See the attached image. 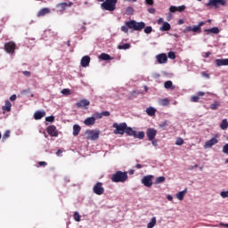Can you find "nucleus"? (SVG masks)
Segmentation results:
<instances>
[{"mask_svg":"<svg viewBox=\"0 0 228 228\" xmlns=\"http://www.w3.org/2000/svg\"><path fill=\"white\" fill-rule=\"evenodd\" d=\"M117 3H118V0H105L101 4V8L107 12H115L117 10Z\"/></svg>","mask_w":228,"mask_h":228,"instance_id":"obj_1","label":"nucleus"},{"mask_svg":"<svg viewBox=\"0 0 228 228\" xmlns=\"http://www.w3.org/2000/svg\"><path fill=\"white\" fill-rule=\"evenodd\" d=\"M126 25L129 28V29H133L134 31H142V29L145 28V22H137L134 20L126 21Z\"/></svg>","mask_w":228,"mask_h":228,"instance_id":"obj_2","label":"nucleus"},{"mask_svg":"<svg viewBox=\"0 0 228 228\" xmlns=\"http://www.w3.org/2000/svg\"><path fill=\"white\" fill-rule=\"evenodd\" d=\"M127 172L117 171L112 175V183H126L127 181Z\"/></svg>","mask_w":228,"mask_h":228,"instance_id":"obj_3","label":"nucleus"},{"mask_svg":"<svg viewBox=\"0 0 228 228\" xmlns=\"http://www.w3.org/2000/svg\"><path fill=\"white\" fill-rule=\"evenodd\" d=\"M127 123H113L112 127H114V134H124L126 133V127Z\"/></svg>","mask_w":228,"mask_h":228,"instance_id":"obj_4","label":"nucleus"},{"mask_svg":"<svg viewBox=\"0 0 228 228\" xmlns=\"http://www.w3.org/2000/svg\"><path fill=\"white\" fill-rule=\"evenodd\" d=\"M99 134H101L100 130L86 131L87 140H91L92 142H95V140H99Z\"/></svg>","mask_w":228,"mask_h":228,"instance_id":"obj_5","label":"nucleus"},{"mask_svg":"<svg viewBox=\"0 0 228 228\" xmlns=\"http://www.w3.org/2000/svg\"><path fill=\"white\" fill-rule=\"evenodd\" d=\"M226 6L227 1L225 0H210L206 4V6H214L215 8H218V6Z\"/></svg>","mask_w":228,"mask_h":228,"instance_id":"obj_6","label":"nucleus"},{"mask_svg":"<svg viewBox=\"0 0 228 228\" xmlns=\"http://www.w3.org/2000/svg\"><path fill=\"white\" fill-rule=\"evenodd\" d=\"M15 49H17V45L13 41L4 44V51H6L8 54H13Z\"/></svg>","mask_w":228,"mask_h":228,"instance_id":"obj_7","label":"nucleus"},{"mask_svg":"<svg viewBox=\"0 0 228 228\" xmlns=\"http://www.w3.org/2000/svg\"><path fill=\"white\" fill-rule=\"evenodd\" d=\"M152 179H154V175H145L142 178L141 183L146 188H151V186H152Z\"/></svg>","mask_w":228,"mask_h":228,"instance_id":"obj_8","label":"nucleus"},{"mask_svg":"<svg viewBox=\"0 0 228 228\" xmlns=\"http://www.w3.org/2000/svg\"><path fill=\"white\" fill-rule=\"evenodd\" d=\"M93 191L95 195H102L104 193V187H102V183L98 182L94 187Z\"/></svg>","mask_w":228,"mask_h":228,"instance_id":"obj_9","label":"nucleus"},{"mask_svg":"<svg viewBox=\"0 0 228 228\" xmlns=\"http://www.w3.org/2000/svg\"><path fill=\"white\" fill-rule=\"evenodd\" d=\"M72 2L69 3H61V4H56V8L58 10V12H60L61 13H63V12H65V10H67V8H70V6H72Z\"/></svg>","mask_w":228,"mask_h":228,"instance_id":"obj_10","label":"nucleus"},{"mask_svg":"<svg viewBox=\"0 0 228 228\" xmlns=\"http://www.w3.org/2000/svg\"><path fill=\"white\" fill-rule=\"evenodd\" d=\"M158 134V130L155 128H148L146 131V136L148 137V140L150 142H152L154 138H156V135Z\"/></svg>","mask_w":228,"mask_h":228,"instance_id":"obj_11","label":"nucleus"},{"mask_svg":"<svg viewBox=\"0 0 228 228\" xmlns=\"http://www.w3.org/2000/svg\"><path fill=\"white\" fill-rule=\"evenodd\" d=\"M156 60L159 64L162 65L163 63H167L168 61V57L167 53H159L156 56Z\"/></svg>","mask_w":228,"mask_h":228,"instance_id":"obj_12","label":"nucleus"},{"mask_svg":"<svg viewBox=\"0 0 228 228\" xmlns=\"http://www.w3.org/2000/svg\"><path fill=\"white\" fill-rule=\"evenodd\" d=\"M216 143H218V139L216 137H213L205 142L204 149H211V147L216 145Z\"/></svg>","mask_w":228,"mask_h":228,"instance_id":"obj_13","label":"nucleus"},{"mask_svg":"<svg viewBox=\"0 0 228 228\" xmlns=\"http://www.w3.org/2000/svg\"><path fill=\"white\" fill-rule=\"evenodd\" d=\"M184 10H186V6L185 5H181V6H175V5H171L169 7V12L171 13H175V12H184Z\"/></svg>","mask_w":228,"mask_h":228,"instance_id":"obj_14","label":"nucleus"},{"mask_svg":"<svg viewBox=\"0 0 228 228\" xmlns=\"http://www.w3.org/2000/svg\"><path fill=\"white\" fill-rule=\"evenodd\" d=\"M47 133L50 136H53V137L58 136V130L54 126H49L47 128Z\"/></svg>","mask_w":228,"mask_h":228,"instance_id":"obj_15","label":"nucleus"},{"mask_svg":"<svg viewBox=\"0 0 228 228\" xmlns=\"http://www.w3.org/2000/svg\"><path fill=\"white\" fill-rule=\"evenodd\" d=\"M77 108H86V106H90V101L86 99H82L76 103Z\"/></svg>","mask_w":228,"mask_h":228,"instance_id":"obj_16","label":"nucleus"},{"mask_svg":"<svg viewBox=\"0 0 228 228\" xmlns=\"http://www.w3.org/2000/svg\"><path fill=\"white\" fill-rule=\"evenodd\" d=\"M216 67H228V59H216Z\"/></svg>","mask_w":228,"mask_h":228,"instance_id":"obj_17","label":"nucleus"},{"mask_svg":"<svg viewBox=\"0 0 228 228\" xmlns=\"http://www.w3.org/2000/svg\"><path fill=\"white\" fill-rule=\"evenodd\" d=\"M125 133L128 135V136H136V130H134L131 126H126L125 128Z\"/></svg>","mask_w":228,"mask_h":228,"instance_id":"obj_18","label":"nucleus"},{"mask_svg":"<svg viewBox=\"0 0 228 228\" xmlns=\"http://www.w3.org/2000/svg\"><path fill=\"white\" fill-rule=\"evenodd\" d=\"M45 117V111L37 110L34 113V118L35 120H40V118H44Z\"/></svg>","mask_w":228,"mask_h":228,"instance_id":"obj_19","label":"nucleus"},{"mask_svg":"<svg viewBox=\"0 0 228 228\" xmlns=\"http://www.w3.org/2000/svg\"><path fill=\"white\" fill-rule=\"evenodd\" d=\"M81 67H88L90 65V56L86 55L81 59Z\"/></svg>","mask_w":228,"mask_h":228,"instance_id":"obj_20","label":"nucleus"},{"mask_svg":"<svg viewBox=\"0 0 228 228\" xmlns=\"http://www.w3.org/2000/svg\"><path fill=\"white\" fill-rule=\"evenodd\" d=\"M48 13H51V9L45 7L42 8L38 12H37V17H44L45 15H47Z\"/></svg>","mask_w":228,"mask_h":228,"instance_id":"obj_21","label":"nucleus"},{"mask_svg":"<svg viewBox=\"0 0 228 228\" xmlns=\"http://www.w3.org/2000/svg\"><path fill=\"white\" fill-rule=\"evenodd\" d=\"M186 193H188V189H184L183 191H179L176 193L175 197L178 200H183Z\"/></svg>","mask_w":228,"mask_h":228,"instance_id":"obj_22","label":"nucleus"},{"mask_svg":"<svg viewBox=\"0 0 228 228\" xmlns=\"http://www.w3.org/2000/svg\"><path fill=\"white\" fill-rule=\"evenodd\" d=\"M3 111H12V102L6 100L4 105L2 107Z\"/></svg>","mask_w":228,"mask_h":228,"instance_id":"obj_23","label":"nucleus"},{"mask_svg":"<svg viewBox=\"0 0 228 228\" xmlns=\"http://www.w3.org/2000/svg\"><path fill=\"white\" fill-rule=\"evenodd\" d=\"M206 33H208V35H210V33H212L213 35H218V33H220V29L217 27H213L212 28H208L205 29Z\"/></svg>","mask_w":228,"mask_h":228,"instance_id":"obj_24","label":"nucleus"},{"mask_svg":"<svg viewBox=\"0 0 228 228\" xmlns=\"http://www.w3.org/2000/svg\"><path fill=\"white\" fill-rule=\"evenodd\" d=\"M84 124L86 126H94V124H95V118L94 117H89L85 119Z\"/></svg>","mask_w":228,"mask_h":228,"instance_id":"obj_25","label":"nucleus"},{"mask_svg":"<svg viewBox=\"0 0 228 228\" xmlns=\"http://www.w3.org/2000/svg\"><path fill=\"white\" fill-rule=\"evenodd\" d=\"M81 133V126L79 125L73 126V136H77Z\"/></svg>","mask_w":228,"mask_h":228,"instance_id":"obj_26","label":"nucleus"},{"mask_svg":"<svg viewBox=\"0 0 228 228\" xmlns=\"http://www.w3.org/2000/svg\"><path fill=\"white\" fill-rule=\"evenodd\" d=\"M146 113L149 117H154L156 115V109L154 107H149L146 109Z\"/></svg>","mask_w":228,"mask_h":228,"instance_id":"obj_27","label":"nucleus"},{"mask_svg":"<svg viewBox=\"0 0 228 228\" xmlns=\"http://www.w3.org/2000/svg\"><path fill=\"white\" fill-rule=\"evenodd\" d=\"M170 23L165 21L160 27V31H170Z\"/></svg>","mask_w":228,"mask_h":228,"instance_id":"obj_28","label":"nucleus"},{"mask_svg":"<svg viewBox=\"0 0 228 228\" xmlns=\"http://www.w3.org/2000/svg\"><path fill=\"white\" fill-rule=\"evenodd\" d=\"M220 128L223 129V131H225V129L228 128V121L226 118L223 119L220 124Z\"/></svg>","mask_w":228,"mask_h":228,"instance_id":"obj_29","label":"nucleus"},{"mask_svg":"<svg viewBox=\"0 0 228 228\" xmlns=\"http://www.w3.org/2000/svg\"><path fill=\"white\" fill-rule=\"evenodd\" d=\"M134 138H138L139 140H143V138H145V132L141 131L136 133L135 132V135L134 136Z\"/></svg>","mask_w":228,"mask_h":228,"instance_id":"obj_30","label":"nucleus"},{"mask_svg":"<svg viewBox=\"0 0 228 228\" xmlns=\"http://www.w3.org/2000/svg\"><path fill=\"white\" fill-rule=\"evenodd\" d=\"M156 217H152L151 222L148 223L147 228H154L156 226Z\"/></svg>","mask_w":228,"mask_h":228,"instance_id":"obj_31","label":"nucleus"},{"mask_svg":"<svg viewBox=\"0 0 228 228\" xmlns=\"http://www.w3.org/2000/svg\"><path fill=\"white\" fill-rule=\"evenodd\" d=\"M130 48H131V45H129L127 43H126L124 45H119L118 46V49H119V50H126V49H130Z\"/></svg>","mask_w":228,"mask_h":228,"instance_id":"obj_32","label":"nucleus"},{"mask_svg":"<svg viewBox=\"0 0 228 228\" xmlns=\"http://www.w3.org/2000/svg\"><path fill=\"white\" fill-rule=\"evenodd\" d=\"M223 153H224V154H228V143H226V144H224V145L223 146ZM224 163H225L226 165H228V159H225Z\"/></svg>","mask_w":228,"mask_h":228,"instance_id":"obj_33","label":"nucleus"},{"mask_svg":"<svg viewBox=\"0 0 228 228\" xmlns=\"http://www.w3.org/2000/svg\"><path fill=\"white\" fill-rule=\"evenodd\" d=\"M99 58L101 60H103L104 61H108V60H110V57L108 53H102Z\"/></svg>","mask_w":228,"mask_h":228,"instance_id":"obj_34","label":"nucleus"},{"mask_svg":"<svg viewBox=\"0 0 228 228\" xmlns=\"http://www.w3.org/2000/svg\"><path fill=\"white\" fill-rule=\"evenodd\" d=\"M161 183H165V176H159L155 180V184H161Z\"/></svg>","mask_w":228,"mask_h":228,"instance_id":"obj_35","label":"nucleus"},{"mask_svg":"<svg viewBox=\"0 0 228 228\" xmlns=\"http://www.w3.org/2000/svg\"><path fill=\"white\" fill-rule=\"evenodd\" d=\"M133 13H134V9H133V7H131V6L126 7V15H133Z\"/></svg>","mask_w":228,"mask_h":228,"instance_id":"obj_36","label":"nucleus"},{"mask_svg":"<svg viewBox=\"0 0 228 228\" xmlns=\"http://www.w3.org/2000/svg\"><path fill=\"white\" fill-rule=\"evenodd\" d=\"M74 220L75 222H81V216L79 215V212L74 213Z\"/></svg>","mask_w":228,"mask_h":228,"instance_id":"obj_37","label":"nucleus"},{"mask_svg":"<svg viewBox=\"0 0 228 228\" xmlns=\"http://www.w3.org/2000/svg\"><path fill=\"white\" fill-rule=\"evenodd\" d=\"M164 86H165V88H167V90H168L169 88H172V86H173L172 81H170V80L166 81L164 84Z\"/></svg>","mask_w":228,"mask_h":228,"instance_id":"obj_38","label":"nucleus"},{"mask_svg":"<svg viewBox=\"0 0 228 228\" xmlns=\"http://www.w3.org/2000/svg\"><path fill=\"white\" fill-rule=\"evenodd\" d=\"M121 31L123 33H129V27L125 23V25L121 26Z\"/></svg>","mask_w":228,"mask_h":228,"instance_id":"obj_39","label":"nucleus"},{"mask_svg":"<svg viewBox=\"0 0 228 228\" xmlns=\"http://www.w3.org/2000/svg\"><path fill=\"white\" fill-rule=\"evenodd\" d=\"M144 33H146V35H151V33H152V27L148 26L144 28Z\"/></svg>","mask_w":228,"mask_h":228,"instance_id":"obj_40","label":"nucleus"},{"mask_svg":"<svg viewBox=\"0 0 228 228\" xmlns=\"http://www.w3.org/2000/svg\"><path fill=\"white\" fill-rule=\"evenodd\" d=\"M167 58H169V60H175V53L174 52H169L167 53Z\"/></svg>","mask_w":228,"mask_h":228,"instance_id":"obj_41","label":"nucleus"},{"mask_svg":"<svg viewBox=\"0 0 228 228\" xmlns=\"http://www.w3.org/2000/svg\"><path fill=\"white\" fill-rule=\"evenodd\" d=\"M160 104H161L162 106H168V104H170V102H169L167 99H162V100L160 101Z\"/></svg>","mask_w":228,"mask_h":228,"instance_id":"obj_42","label":"nucleus"},{"mask_svg":"<svg viewBox=\"0 0 228 228\" xmlns=\"http://www.w3.org/2000/svg\"><path fill=\"white\" fill-rule=\"evenodd\" d=\"M184 143V140L181 137L176 139L175 145H183Z\"/></svg>","mask_w":228,"mask_h":228,"instance_id":"obj_43","label":"nucleus"},{"mask_svg":"<svg viewBox=\"0 0 228 228\" xmlns=\"http://www.w3.org/2000/svg\"><path fill=\"white\" fill-rule=\"evenodd\" d=\"M220 195H221L222 199H227L228 198V191H221Z\"/></svg>","mask_w":228,"mask_h":228,"instance_id":"obj_44","label":"nucleus"},{"mask_svg":"<svg viewBox=\"0 0 228 228\" xmlns=\"http://www.w3.org/2000/svg\"><path fill=\"white\" fill-rule=\"evenodd\" d=\"M192 31H193V33H197V32L200 31V26H198V25L193 26Z\"/></svg>","mask_w":228,"mask_h":228,"instance_id":"obj_45","label":"nucleus"},{"mask_svg":"<svg viewBox=\"0 0 228 228\" xmlns=\"http://www.w3.org/2000/svg\"><path fill=\"white\" fill-rule=\"evenodd\" d=\"M54 120V116H48L45 118L46 122H53Z\"/></svg>","mask_w":228,"mask_h":228,"instance_id":"obj_46","label":"nucleus"},{"mask_svg":"<svg viewBox=\"0 0 228 228\" xmlns=\"http://www.w3.org/2000/svg\"><path fill=\"white\" fill-rule=\"evenodd\" d=\"M145 4H148V6H152L154 4V0H145Z\"/></svg>","mask_w":228,"mask_h":228,"instance_id":"obj_47","label":"nucleus"},{"mask_svg":"<svg viewBox=\"0 0 228 228\" xmlns=\"http://www.w3.org/2000/svg\"><path fill=\"white\" fill-rule=\"evenodd\" d=\"M61 94L63 95H69V94H70V90H69V89H62L61 90Z\"/></svg>","mask_w":228,"mask_h":228,"instance_id":"obj_48","label":"nucleus"},{"mask_svg":"<svg viewBox=\"0 0 228 228\" xmlns=\"http://www.w3.org/2000/svg\"><path fill=\"white\" fill-rule=\"evenodd\" d=\"M102 117V112H97V113H94V118H101Z\"/></svg>","mask_w":228,"mask_h":228,"instance_id":"obj_49","label":"nucleus"},{"mask_svg":"<svg viewBox=\"0 0 228 228\" xmlns=\"http://www.w3.org/2000/svg\"><path fill=\"white\" fill-rule=\"evenodd\" d=\"M211 110H218V103H212L210 105Z\"/></svg>","mask_w":228,"mask_h":228,"instance_id":"obj_50","label":"nucleus"},{"mask_svg":"<svg viewBox=\"0 0 228 228\" xmlns=\"http://www.w3.org/2000/svg\"><path fill=\"white\" fill-rule=\"evenodd\" d=\"M191 101L192 102H199V96H191Z\"/></svg>","mask_w":228,"mask_h":228,"instance_id":"obj_51","label":"nucleus"},{"mask_svg":"<svg viewBox=\"0 0 228 228\" xmlns=\"http://www.w3.org/2000/svg\"><path fill=\"white\" fill-rule=\"evenodd\" d=\"M3 138L4 139L10 138V130L5 131Z\"/></svg>","mask_w":228,"mask_h":228,"instance_id":"obj_52","label":"nucleus"},{"mask_svg":"<svg viewBox=\"0 0 228 228\" xmlns=\"http://www.w3.org/2000/svg\"><path fill=\"white\" fill-rule=\"evenodd\" d=\"M148 12H149V13H151V15H154V13H156V9H154V8H149V9H148Z\"/></svg>","mask_w":228,"mask_h":228,"instance_id":"obj_53","label":"nucleus"},{"mask_svg":"<svg viewBox=\"0 0 228 228\" xmlns=\"http://www.w3.org/2000/svg\"><path fill=\"white\" fill-rule=\"evenodd\" d=\"M10 101L13 102V101H17V94H12L10 96Z\"/></svg>","mask_w":228,"mask_h":228,"instance_id":"obj_54","label":"nucleus"},{"mask_svg":"<svg viewBox=\"0 0 228 228\" xmlns=\"http://www.w3.org/2000/svg\"><path fill=\"white\" fill-rule=\"evenodd\" d=\"M23 76H26L27 77H31V72H29V71H23Z\"/></svg>","mask_w":228,"mask_h":228,"instance_id":"obj_55","label":"nucleus"},{"mask_svg":"<svg viewBox=\"0 0 228 228\" xmlns=\"http://www.w3.org/2000/svg\"><path fill=\"white\" fill-rule=\"evenodd\" d=\"M102 117H110V111H108V110L102 111Z\"/></svg>","mask_w":228,"mask_h":228,"instance_id":"obj_56","label":"nucleus"},{"mask_svg":"<svg viewBox=\"0 0 228 228\" xmlns=\"http://www.w3.org/2000/svg\"><path fill=\"white\" fill-rule=\"evenodd\" d=\"M188 31H192V27H191V26L187 27V28L183 30L184 33H188Z\"/></svg>","mask_w":228,"mask_h":228,"instance_id":"obj_57","label":"nucleus"},{"mask_svg":"<svg viewBox=\"0 0 228 228\" xmlns=\"http://www.w3.org/2000/svg\"><path fill=\"white\" fill-rule=\"evenodd\" d=\"M167 200H169L170 202H172L174 200V197H172V195L168 194L167 197Z\"/></svg>","mask_w":228,"mask_h":228,"instance_id":"obj_58","label":"nucleus"},{"mask_svg":"<svg viewBox=\"0 0 228 228\" xmlns=\"http://www.w3.org/2000/svg\"><path fill=\"white\" fill-rule=\"evenodd\" d=\"M151 143L153 147H158V141H154V139L151 141Z\"/></svg>","mask_w":228,"mask_h":228,"instance_id":"obj_59","label":"nucleus"},{"mask_svg":"<svg viewBox=\"0 0 228 228\" xmlns=\"http://www.w3.org/2000/svg\"><path fill=\"white\" fill-rule=\"evenodd\" d=\"M46 165H47V162H45V161L39 162L40 167H45Z\"/></svg>","mask_w":228,"mask_h":228,"instance_id":"obj_60","label":"nucleus"},{"mask_svg":"<svg viewBox=\"0 0 228 228\" xmlns=\"http://www.w3.org/2000/svg\"><path fill=\"white\" fill-rule=\"evenodd\" d=\"M209 56H211V53L210 52H207L205 53V58H209Z\"/></svg>","mask_w":228,"mask_h":228,"instance_id":"obj_61","label":"nucleus"},{"mask_svg":"<svg viewBox=\"0 0 228 228\" xmlns=\"http://www.w3.org/2000/svg\"><path fill=\"white\" fill-rule=\"evenodd\" d=\"M198 95H200V96H203V95H205V93L204 92H201V91H200L199 93H198Z\"/></svg>","mask_w":228,"mask_h":228,"instance_id":"obj_62","label":"nucleus"},{"mask_svg":"<svg viewBox=\"0 0 228 228\" xmlns=\"http://www.w3.org/2000/svg\"><path fill=\"white\" fill-rule=\"evenodd\" d=\"M162 22H163V18H159L158 20V24H162Z\"/></svg>","mask_w":228,"mask_h":228,"instance_id":"obj_63","label":"nucleus"},{"mask_svg":"<svg viewBox=\"0 0 228 228\" xmlns=\"http://www.w3.org/2000/svg\"><path fill=\"white\" fill-rule=\"evenodd\" d=\"M135 167H137V168H142V165H141V164H137V165L135 166Z\"/></svg>","mask_w":228,"mask_h":228,"instance_id":"obj_64","label":"nucleus"}]
</instances>
